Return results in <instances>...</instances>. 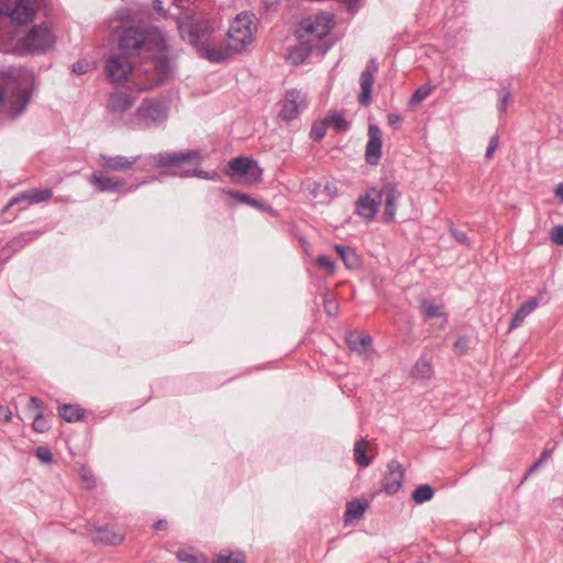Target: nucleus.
<instances>
[{
  "mask_svg": "<svg viewBox=\"0 0 563 563\" xmlns=\"http://www.w3.org/2000/svg\"><path fill=\"white\" fill-rule=\"evenodd\" d=\"M33 84L34 75L25 68L0 70V107L7 104L12 115L21 114L29 104Z\"/></svg>",
  "mask_w": 563,
  "mask_h": 563,
  "instance_id": "1",
  "label": "nucleus"
},
{
  "mask_svg": "<svg viewBox=\"0 0 563 563\" xmlns=\"http://www.w3.org/2000/svg\"><path fill=\"white\" fill-rule=\"evenodd\" d=\"M109 27L113 33H120L119 46L125 52H135L143 47L163 51L167 47V38L159 30L136 27L129 16H114L110 20Z\"/></svg>",
  "mask_w": 563,
  "mask_h": 563,
  "instance_id": "2",
  "label": "nucleus"
},
{
  "mask_svg": "<svg viewBox=\"0 0 563 563\" xmlns=\"http://www.w3.org/2000/svg\"><path fill=\"white\" fill-rule=\"evenodd\" d=\"M55 42L56 37L51 30L35 25L24 35L15 34L9 42L2 43V51L18 55L44 54L53 48Z\"/></svg>",
  "mask_w": 563,
  "mask_h": 563,
  "instance_id": "3",
  "label": "nucleus"
},
{
  "mask_svg": "<svg viewBox=\"0 0 563 563\" xmlns=\"http://www.w3.org/2000/svg\"><path fill=\"white\" fill-rule=\"evenodd\" d=\"M334 25V20L330 13H318L313 16L303 19L297 30L299 40H305L312 44L317 51L324 53L331 45L325 42L319 46L318 42L325 38Z\"/></svg>",
  "mask_w": 563,
  "mask_h": 563,
  "instance_id": "4",
  "label": "nucleus"
},
{
  "mask_svg": "<svg viewBox=\"0 0 563 563\" xmlns=\"http://www.w3.org/2000/svg\"><path fill=\"white\" fill-rule=\"evenodd\" d=\"M256 26L254 14L243 12L236 15L228 31V42L234 52L243 51L254 40Z\"/></svg>",
  "mask_w": 563,
  "mask_h": 563,
  "instance_id": "5",
  "label": "nucleus"
},
{
  "mask_svg": "<svg viewBox=\"0 0 563 563\" xmlns=\"http://www.w3.org/2000/svg\"><path fill=\"white\" fill-rule=\"evenodd\" d=\"M166 106L156 99L144 100L134 112L130 125L132 129L142 130L157 124L166 119Z\"/></svg>",
  "mask_w": 563,
  "mask_h": 563,
  "instance_id": "6",
  "label": "nucleus"
},
{
  "mask_svg": "<svg viewBox=\"0 0 563 563\" xmlns=\"http://www.w3.org/2000/svg\"><path fill=\"white\" fill-rule=\"evenodd\" d=\"M38 7L40 2L34 0H0V14L14 24H26L33 21Z\"/></svg>",
  "mask_w": 563,
  "mask_h": 563,
  "instance_id": "7",
  "label": "nucleus"
},
{
  "mask_svg": "<svg viewBox=\"0 0 563 563\" xmlns=\"http://www.w3.org/2000/svg\"><path fill=\"white\" fill-rule=\"evenodd\" d=\"M180 36L192 44H197L200 37L208 33L210 24L197 13H181L177 18Z\"/></svg>",
  "mask_w": 563,
  "mask_h": 563,
  "instance_id": "8",
  "label": "nucleus"
},
{
  "mask_svg": "<svg viewBox=\"0 0 563 563\" xmlns=\"http://www.w3.org/2000/svg\"><path fill=\"white\" fill-rule=\"evenodd\" d=\"M227 175L245 184H256L262 177V168L256 162L246 157H235L228 162Z\"/></svg>",
  "mask_w": 563,
  "mask_h": 563,
  "instance_id": "9",
  "label": "nucleus"
},
{
  "mask_svg": "<svg viewBox=\"0 0 563 563\" xmlns=\"http://www.w3.org/2000/svg\"><path fill=\"white\" fill-rule=\"evenodd\" d=\"M150 164L155 167H180L199 164L201 154L198 151L161 152L148 157Z\"/></svg>",
  "mask_w": 563,
  "mask_h": 563,
  "instance_id": "10",
  "label": "nucleus"
},
{
  "mask_svg": "<svg viewBox=\"0 0 563 563\" xmlns=\"http://www.w3.org/2000/svg\"><path fill=\"white\" fill-rule=\"evenodd\" d=\"M89 183L101 192L121 194L129 191L128 184L124 179L108 176L102 172L93 173L89 178Z\"/></svg>",
  "mask_w": 563,
  "mask_h": 563,
  "instance_id": "11",
  "label": "nucleus"
},
{
  "mask_svg": "<svg viewBox=\"0 0 563 563\" xmlns=\"http://www.w3.org/2000/svg\"><path fill=\"white\" fill-rule=\"evenodd\" d=\"M140 155L124 156V155H99V165L107 172L125 173L131 170L134 165L140 161Z\"/></svg>",
  "mask_w": 563,
  "mask_h": 563,
  "instance_id": "12",
  "label": "nucleus"
},
{
  "mask_svg": "<svg viewBox=\"0 0 563 563\" xmlns=\"http://www.w3.org/2000/svg\"><path fill=\"white\" fill-rule=\"evenodd\" d=\"M305 107L306 95L297 89L289 90L286 93L285 102L279 115L285 121H291L297 118L299 111Z\"/></svg>",
  "mask_w": 563,
  "mask_h": 563,
  "instance_id": "13",
  "label": "nucleus"
},
{
  "mask_svg": "<svg viewBox=\"0 0 563 563\" xmlns=\"http://www.w3.org/2000/svg\"><path fill=\"white\" fill-rule=\"evenodd\" d=\"M133 66L125 56H111L106 66L107 75L112 81L121 82L126 80L132 73Z\"/></svg>",
  "mask_w": 563,
  "mask_h": 563,
  "instance_id": "14",
  "label": "nucleus"
},
{
  "mask_svg": "<svg viewBox=\"0 0 563 563\" xmlns=\"http://www.w3.org/2000/svg\"><path fill=\"white\" fill-rule=\"evenodd\" d=\"M220 199L227 205L229 208H235L239 206H243L245 208L253 209H271V207H265L264 203L257 199H254L245 194H241L239 191L231 190H220Z\"/></svg>",
  "mask_w": 563,
  "mask_h": 563,
  "instance_id": "15",
  "label": "nucleus"
},
{
  "mask_svg": "<svg viewBox=\"0 0 563 563\" xmlns=\"http://www.w3.org/2000/svg\"><path fill=\"white\" fill-rule=\"evenodd\" d=\"M404 479V468L398 461H390L387 464V471L384 474L382 486L383 489L393 495L399 490Z\"/></svg>",
  "mask_w": 563,
  "mask_h": 563,
  "instance_id": "16",
  "label": "nucleus"
},
{
  "mask_svg": "<svg viewBox=\"0 0 563 563\" xmlns=\"http://www.w3.org/2000/svg\"><path fill=\"white\" fill-rule=\"evenodd\" d=\"M378 67L375 60H369L365 69L360 76L361 93L358 100L362 104L367 106L372 100V87L374 84V75Z\"/></svg>",
  "mask_w": 563,
  "mask_h": 563,
  "instance_id": "17",
  "label": "nucleus"
},
{
  "mask_svg": "<svg viewBox=\"0 0 563 563\" xmlns=\"http://www.w3.org/2000/svg\"><path fill=\"white\" fill-rule=\"evenodd\" d=\"M369 140L366 144L365 158L369 165H376L382 156V132L377 125L368 126Z\"/></svg>",
  "mask_w": 563,
  "mask_h": 563,
  "instance_id": "18",
  "label": "nucleus"
},
{
  "mask_svg": "<svg viewBox=\"0 0 563 563\" xmlns=\"http://www.w3.org/2000/svg\"><path fill=\"white\" fill-rule=\"evenodd\" d=\"M148 71H153L151 81L145 85H141L140 90L153 89L154 87L158 86L159 84H162L164 81V78L168 74L167 59L163 58V57L157 58L153 63L152 67H148L145 69V73H148Z\"/></svg>",
  "mask_w": 563,
  "mask_h": 563,
  "instance_id": "19",
  "label": "nucleus"
},
{
  "mask_svg": "<svg viewBox=\"0 0 563 563\" xmlns=\"http://www.w3.org/2000/svg\"><path fill=\"white\" fill-rule=\"evenodd\" d=\"M201 53L203 57L209 59L210 62H223L228 58H230L235 52L233 48H231V45H229V42L227 45H207L201 48Z\"/></svg>",
  "mask_w": 563,
  "mask_h": 563,
  "instance_id": "20",
  "label": "nucleus"
},
{
  "mask_svg": "<svg viewBox=\"0 0 563 563\" xmlns=\"http://www.w3.org/2000/svg\"><path fill=\"white\" fill-rule=\"evenodd\" d=\"M52 195L51 189H31L13 198L7 205L5 209L13 207L15 203L21 201H27L29 203L45 201L48 200Z\"/></svg>",
  "mask_w": 563,
  "mask_h": 563,
  "instance_id": "21",
  "label": "nucleus"
},
{
  "mask_svg": "<svg viewBox=\"0 0 563 563\" xmlns=\"http://www.w3.org/2000/svg\"><path fill=\"white\" fill-rule=\"evenodd\" d=\"M345 340L350 350L358 354H366L371 350L372 338L368 334L350 332Z\"/></svg>",
  "mask_w": 563,
  "mask_h": 563,
  "instance_id": "22",
  "label": "nucleus"
},
{
  "mask_svg": "<svg viewBox=\"0 0 563 563\" xmlns=\"http://www.w3.org/2000/svg\"><path fill=\"white\" fill-rule=\"evenodd\" d=\"M134 103V98L130 92L115 91L110 96L109 108L113 112L122 113L129 110Z\"/></svg>",
  "mask_w": 563,
  "mask_h": 563,
  "instance_id": "23",
  "label": "nucleus"
},
{
  "mask_svg": "<svg viewBox=\"0 0 563 563\" xmlns=\"http://www.w3.org/2000/svg\"><path fill=\"white\" fill-rule=\"evenodd\" d=\"M125 533L114 530L110 527H99L96 529L95 541L104 544L118 545L123 542Z\"/></svg>",
  "mask_w": 563,
  "mask_h": 563,
  "instance_id": "24",
  "label": "nucleus"
},
{
  "mask_svg": "<svg viewBox=\"0 0 563 563\" xmlns=\"http://www.w3.org/2000/svg\"><path fill=\"white\" fill-rule=\"evenodd\" d=\"M433 374L431 356L421 355L412 367L411 375L417 379H430Z\"/></svg>",
  "mask_w": 563,
  "mask_h": 563,
  "instance_id": "25",
  "label": "nucleus"
},
{
  "mask_svg": "<svg viewBox=\"0 0 563 563\" xmlns=\"http://www.w3.org/2000/svg\"><path fill=\"white\" fill-rule=\"evenodd\" d=\"M312 49H316L312 44L300 40V43L289 51L287 58L291 64L299 65L306 60Z\"/></svg>",
  "mask_w": 563,
  "mask_h": 563,
  "instance_id": "26",
  "label": "nucleus"
},
{
  "mask_svg": "<svg viewBox=\"0 0 563 563\" xmlns=\"http://www.w3.org/2000/svg\"><path fill=\"white\" fill-rule=\"evenodd\" d=\"M537 306L538 300L536 298H531L527 302L522 303L510 322L509 331L518 328L523 322V320L537 308Z\"/></svg>",
  "mask_w": 563,
  "mask_h": 563,
  "instance_id": "27",
  "label": "nucleus"
},
{
  "mask_svg": "<svg viewBox=\"0 0 563 563\" xmlns=\"http://www.w3.org/2000/svg\"><path fill=\"white\" fill-rule=\"evenodd\" d=\"M378 194L380 195L379 206L384 203L386 211H391L396 208V202L399 199L400 194L395 189V187L391 185H386L380 191H378Z\"/></svg>",
  "mask_w": 563,
  "mask_h": 563,
  "instance_id": "28",
  "label": "nucleus"
},
{
  "mask_svg": "<svg viewBox=\"0 0 563 563\" xmlns=\"http://www.w3.org/2000/svg\"><path fill=\"white\" fill-rule=\"evenodd\" d=\"M380 195L374 188L368 190L364 196L360 197L356 201V206L361 209H368L369 211H377L379 208Z\"/></svg>",
  "mask_w": 563,
  "mask_h": 563,
  "instance_id": "29",
  "label": "nucleus"
},
{
  "mask_svg": "<svg viewBox=\"0 0 563 563\" xmlns=\"http://www.w3.org/2000/svg\"><path fill=\"white\" fill-rule=\"evenodd\" d=\"M334 250L347 268H356L360 266V258L353 249L336 244L334 245Z\"/></svg>",
  "mask_w": 563,
  "mask_h": 563,
  "instance_id": "30",
  "label": "nucleus"
},
{
  "mask_svg": "<svg viewBox=\"0 0 563 563\" xmlns=\"http://www.w3.org/2000/svg\"><path fill=\"white\" fill-rule=\"evenodd\" d=\"M58 412L65 421L76 422L84 418L85 410L79 405H63Z\"/></svg>",
  "mask_w": 563,
  "mask_h": 563,
  "instance_id": "31",
  "label": "nucleus"
},
{
  "mask_svg": "<svg viewBox=\"0 0 563 563\" xmlns=\"http://www.w3.org/2000/svg\"><path fill=\"white\" fill-rule=\"evenodd\" d=\"M369 443L365 439H361L354 444V460L356 464L362 467H366L371 464L372 459L366 455L369 450Z\"/></svg>",
  "mask_w": 563,
  "mask_h": 563,
  "instance_id": "32",
  "label": "nucleus"
},
{
  "mask_svg": "<svg viewBox=\"0 0 563 563\" xmlns=\"http://www.w3.org/2000/svg\"><path fill=\"white\" fill-rule=\"evenodd\" d=\"M176 558L181 563H211L203 553L194 552L187 549L178 550Z\"/></svg>",
  "mask_w": 563,
  "mask_h": 563,
  "instance_id": "33",
  "label": "nucleus"
},
{
  "mask_svg": "<svg viewBox=\"0 0 563 563\" xmlns=\"http://www.w3.org/2000/svg\"><path fill=\"white\" fill-rule=\"evenodd\" d=\"M420 311L426 319H433L435 317L446 318L443 305H434L428 300L421 302Z\"/></svg>",
  "mask_w": 563,
  "mask_h": 563,
  "instance_id": "34",
  "label": "nucleus"
},
{
  "mask_svg": "<svg viewBox=\"0 0 563 563\" xmlns=\"http://www.w3.org/2000/svg\"><path fill=\"white\" fill-rule=\"evenodd\" d=\"M211 563H245V556L240 551H221Z\"/></svg>",
  "mask_w": 563,
  "mask_h": 563,
  "instance_id": "35",
  "label": "nucleus"
},
{
  "mask_svg": "<svg viewBox=\"0 0 563 563\" xmlns=\"http://www.w3.org/2000/svg\"><path fill=\"white\" fill-rule=\"evenodd\" d=\"M434 492L428 484L418 486L412 493V499L417 504H423L433 498Z\"/></svg>",
  "mask_w": 563,
  "mask_h": 563,
  "instance_id": "36",
  "label": "nucleus"
},
{
  "mask_svg": "<svg viewBox=\"0 0 563 563\" xmlns=\"http://www.w3.org/2000/svg\"><path fill=\"white\" fill-rule=\"evenodd\" d=\"M366 507V504L360 501L349 503L345 511L346 520L360 518L365 512Z\"/></svg>",
  "mask_w": 563,
  "mask_h": 563,
  "instance_id": "37",
  "label": "nucleus"
},
{
  "mask_svg": "<svg viewBox=\"0 0 563 563\" xmlns=\"http://www.w3.org/2000/svg\"><path fill=\"white\" fill-rule=\"evenodd\" d=\"M32 428L35 432L44 433L51 429V421L44 416V412L36 413L34 416Z\"/></svg>",
  "mask_w": 563,
  "mask_h": 563,
  "instance_id": "38",
  "label": "nucleus"
},
{
  "mask_svg": "<svg viewBox=\"0 0 563 563\" xmlns=\"http://www.w3.org/2000/svg\"><path fill=\"white\" fill-rule=\"evenodd\" d=\"M327 126H333L336 131H345L349 123L341 114H331L324 120Z\"/></svg>",
  "mask_w": 563,
  "mask_h": 563,
  "instance_id": "39",
  "label": "nucleus"
},
{
  "mask_svg": "<svg viewBox=\"0 0 563 563\" xmlns=\"http://www.w3.org/2000/svg\"><path fill=\"white\" fill-rule=\"evenodd\" d=\"M432 91V87L429 85H424L419 87L415 93L411 96L409 103L411 106H417L421 101H423Z\"/></svg>",
  "mask_w": 563,
  "mask_h": 563,
  "instance_id": "40",
  "label": "nucleus"
},
{
  "mask_svg": "<svg viewBox=\"0 0 563 563\" xmlns=\"http://www.w3.org/2000/svg\"><path fill=\"white\" fill-rule=\"evenodd\" d=\"M78 474H79V477L81 479L82 485L86 488L95 487L96 478H95L92 472L90 471V468H88V467L82 465V466L79 467Z\"/></svg>",
  "mask_w": 563,
  "mask_h": 563,
  "instance_id": "41",
  "label": "nucleus"
},
{
  "mask_svg": "<svg viewBox=\"0 0 563 563\" xmlns=\"http://www.w3.org/2000/svg\"><path fill=\"white\" fill-rule=\"evenodd\" d=\"M323 307L325 312L331 317H334L339 313L338 302L332 296L324 297Z\"/></svg>",
  "mask_w": 563,
  "mask_h": 563,
  "instance_id": "42",
  "label": "nucleus"
},
{
  "mask_svg": "<svg viewBox=\"0 0 563 563\" xmlns=\"http://www.w3.org/2000/svg\"><path fill=\"white\" fill-rule=\"evenodd\" d=\"M95 63H90L87 60H78L73 65V71L77 75H82L95 69Z\"/></svg>",
  "mask_w": 563,
  "mask_h": 563,
  "instance_id": "43",
  "label": "nucleus"
},
{
  "mask_svg": "<svg viewBox=\"0 0 563 563\" xmlns=\"http://www.w3.org/2000/svg\"><path fill=\"white\" fill-rule=\"evenodd\" d=\"M35 454H36L37 459L45 464L53 462V454H52L51 450L46 446H38L36 449Z\"/></svg>",
  "mask_w": 563,
  "mask_h": 563,
  "instance_id": "44",
  "label": "nucleus"
},
{
  "mask_svg": "<svg viewBox=\"0 0 563 563\" xmlns=\"http://www.w3.org/2000/svg\"><path fill=\"white\" fill-rule=\"evenodd\" d=\"M26 408L34 415L44 412V405L37 397H30Z\"/></svg>",
  "mask_w": 563,
  "mask_h": 563,
  "instance_id": "45",
  "label": "nucleus"
},
{
  "mask_svg": "<svg viewBox=\"0 0 563 563\" xmlns=\"http://www.w3.org/2000/svg\"><path fill=\"white\" fill-rule=\"evenodd\" d=\"M180 176L181 177L196 176V177L205 178V179H214L218 177L217 173L209 174L202 169H195L194 173H189L186 170V172L180 173Z\"/></svg>",
  "mask_w": 563,
  "mask_h": 563,
  "instance_id": "46",
  "label": "nucleus"
},
{
  "mask_svg": "<svg viewBox=\"0 0 563 563\" xmlns=\"http://www.w3.org/2000/svg\"><path fill=\"white\" fill-rule=\"evenodd\" d=\"M325 122L313 124L310 132L311 137L316 141L321 140L325 134Z\"/></svg>",
  "mask_w": 563,
  "mask_h": 563,
  "instance_id": "47",
  "label": "nucleus"
},
{
  "mask_svg": "<svg viewBox=\"0 0 563 563\" xmlns=\"http://www.w3.org/2000/svg\"><path fill=\"white\" fill-rule=\"evenodd\" d=\"M551 239L556 245H563V225H556L552 229Z\"/></svg>",
  "mask_w": 563,
  "mask_h": 563,
  "instance_id": "48",
  "label": "nucleus"
},
{
  "mask_svg": "<svg viewBox=\"0 0 563 563\" xmlns=\"http://www.w3.org/2000/svg\"><path fill=\"white\" fill-rule=\"evenodd\" d=\"M498 144H499V139L497 135H494L493 137H490L489 140V144H488V147L486 150V158H492L493 154L495 153L496 148L498 147Z\"/></svg>",
  "mask_w": 563,
  "mask_h": 563,
  "instance_id": "49",
  "label": "nucleus"
},
{
  "mask_svg": "<svg viewBox=\"0 0 563 563\" xmlns=\"http://www.w3.org/2000/svg\"><path fill=\"white\" fill-rule=\"evenodd\" d=\"M317 263L325 268L327 271H329L330 273H333L334 271V263L332 261H330L327 256H318L317 257Z\"/></svg>",
  "mask_w": 563,
  "mask_h": 563,
  "instance_id": "50",
  "label": "nucleus"
},
{
  "mask_svg": "<svg viewBox=\"0 0 563 563\" xmlns=\"http://www.w3.org/2000/svg\"><path fill=\"white\" fill-rule=\"evenodd\" d=\"M467 340L465 338H459L455 342H454V349L460 353V354H464L467 350Z\"/></svg>",
  "mask_w": 563,
  "mask_h": 563,
  "instance_id": "51",
  "label": "nucleus"
},
{
  "mask_svg": "<svg viewBox=\"0 0 563 563\" xmlns=\"http://www.w3.org/2000/svg\"><path fill=\"white\" fill-rule=\"evenodd\" d=\"M0 419L5 423H9L12 420V412L9 407L0 406Z\"/></svg>",
  "mask_w": 563,
  "mask_h": 563,
  "instance_id": "52",
  "label": "nucleus"
},
{
  "mask_svg": "<svg viewBox=\"0 0 563 563\" xmlns=\"http://www.w3.org/2000/svg\"><path fill=\"white\" fill-rule=\"evenodd\" d=\"M510 100H511V93L509 91H506L499 101L498 109L501 112L506 111Z\"/></svg>",
  "mask_w": 563,
  "mask_h": 563,
  "instance_id": "53",
  "label": "nucleus"
},
{
  "mask_svg": "<svg viewBox=\"0 0 563 563\" xmlns=\"http://www.w3.org/2000/svg\"><path fill=\"white\" fill-rule=\"evenodd\" d=\"M402 122V118L399 114H389L388 115V123L394 129H399Z\"/></svg>",
  "mask_w": 563,
  "mask_h": 563,
  "instance_id": "54",
  "label": "nucleus"
},
{
  "mask_svg": "<svg viewBox=\"0 0 563 563\" xmlns=\"http://www.w3.org/2000/svg\"><path fill=\"white\" fill-rule=\"evenodd\" d=\"M450 230L456 241H459L460 243H466L467 236L464 232H460L453 228H451Z\"/></svg>",
  "mask_w": 563,
  "mask_h": 563,
  "instance_id": "55",
  "label": "nucleus"
},
{
  "mask_svg": "<svg viewBox=\"0 0 563 563\" xmlns=\"http://www.w3.org/2000/svg\"><path fill=\"white\" fill-rule=\"evenodd\" d=\"M323 190L327 191L328 196L331 198L333 196L336 195L338 192V188L331 184V183H327L324 186H323Z\"/></svg>",
  "mask_w": 563,
  "mask_h": 563,
  "instance_id": "56",
  "label": "nucleus"
},
{
  "mask_svg": "<svg viewBox=\"0 0 563 563\" xmlns=\"http://www.w3.org/2000/svg\"><path fill=\"white\" fill-rule=\"evenodd\" d=\"M167 528V521L164 520V519H161L158 520L155 525H154V529L155 530H165Z\"/></svg>",
  "mask_w": 563,
  "mask_h": 563,
  "instance_id": "57",
  "label": "nucleus"
},
{
  "mask_svg": "<svg viewBox=\"0 0 563 563\" xmlns=\"http://www.w3.org/2000/svg\"><path fill=\"white\" fill-rule=\"evenodd\" d=\"M555 195L563 200V184H560L555 189Z\"/></svg>",
  "mask_w": 563,
  "mask_h": 563,
  "instance_id": "58",
  "label": "nucleus"
},
{
  "mask_svg": "<svg viewBox=\"0 0 563 563\" xmlns=\"http://www.w3.org/2000/svg\"><path fill=\"white\" fill-rule=\"evenodd\" d=\"M549 456H550V452H549V451H544V452L541 454V456H540L539 461L537 462V465H538V464H540L541 462H543V461H544L545 459H548Z\"/></svg>",
  "mask_w": 563,
  "mask_h": 563,
  "instance_id": "59",
  "label": "nucleus"
},
{
  "mask_svg": "<svg viewBox=\"0 0 563 563\" xmlns=\"http://www.w3.org/2000/svg\"><path fill=\"white\" fill-rule=\"evenodd\" d=\"M366 222H371L375 213H361Z\"/></svg>",
  "mask_w": 563,
  "mask_h": 563,
  "instance_id": "60",
  "label": "nucleus"
},
{
  "mask_svg": "<svg viewBox=\"0 0 563 563\" xmlns=\"http://www.w3.org/2000/svg\"><path fill=\"white\" fill-rule=\"evenodd\" d=\"M321 188V185H316L314 188L312 189L311 194L317 197L318 196V191L320 190Z\"/></svg>",
  "mask_w": 563,
  "mask_h": 563,
  "instance_id": "61",
  "label": "nucleus"
},
{
  "mask_svg": "<svg viewBox=\"0 0 563 563\" xmlns=\"http://www.w3.org/2000/svg\"><path fill=\"white\" fill-rule=\"evenodd\" d=\"M393 214H394V213H388V217L386 218V220H385V221H386V222H388L389 220H391Z\"/></svg>",
  "mask_w": 563,
  "mask_h": 563,
  "instance_id": "62",
  "label": "nucleus"
}]
</instances>
